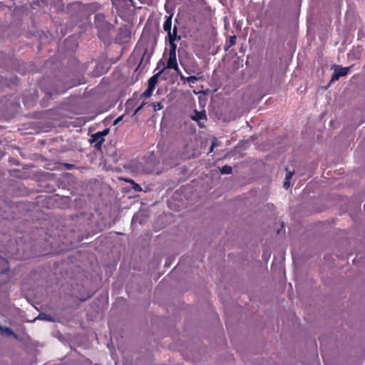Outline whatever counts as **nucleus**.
Returning <instances> with one entry per match:
<instances>
[{
  "label": "nucleus",
  "instance_id": "obj_1",
  "mask_svg": "<svg viewBox=\"0 0 365 365\" xmlns=\"http://www.w3.org/2000/svg\"><path fill=\"white\" fill-rule=\"evenodd\" d=\"M94 24L98 29V35L100 38L106 35L108 31L113 27L111 24L106 20V17L102 13H98L95 15Z\"/></svg>",
  "mask_w": 365,
  "mask_h": 365
},
{
  "label": "nucleus",
  "instance_id": "obj_2",
  "mask_svg": "<svg viewBox=\"0 0 365 365\" xmlns=\"http://www.w3.org/2000/svg\"><path fill=\"white\" fill-rule=\"evenodd\" d=\"M177 39H171L168 40L169 42V57L167 61L166 66L164 68L173 69L175 71L178 70V65L177 62V56H176V50L177 45L175 41Z\"/></svg>",
  "mask_w": 365,
  "mask_h": 365
},
{
  "label": "nucleus",
  "instance_id": "obj_3",
  "mask_svg": "<svg viewBox=\"0 0 365 365\" xmlns=\"http://www.w3.org/2000/svg\"><path fill=\"white\" fill-rule=\"evenodd\" d=\"M172 15L166 16V19L163 24V29L168 33V40L173 38V39L180 40L181 37L178 36V27L175 25L172 29Z\"/></svg>",
  "mask_w": 365,
  "mask_h": 365
},
{
  "label": "nucleus",
  "instance_id": "obj_4",
  "mask_svg": "<svg viewBox=\"0 0 365 365\" xmlns=\"http://www.w3.org/2000/svg\"><path fill=\"white\" fill-rule=\"evenodd\" d=\"M352 66L342 67L341 66H334V73L331 76V82L338 81L339 78L346 76Z\"/></svg>",
  "mask_w": 365,
  "mask_h": 365
},
{
  "label": "nucleus",
  "instance_id": "obj_5",
  "mask_svg": "<svg viewBox=\"0 0 365 365\" xmlns=\"http://www.w3.org/2000/svg\"><path fill=\"white\" fill-rule=\"evenodd\" d=\"M190 118L197 122V125L200 128H202L205 127L204 123H202L201 120H207V115L206 111L202 110L201 111H198L197 110H194L193 114L190 115Z\"/></svg>",
  "mask_w": 365,
  "mask_h": 365
},
{
  "label": "nucleus",
  "instance_id": "obj_6",
  "mask_svg": "<svg viewBox=\"0 0 365 365\" xmlns=\"http://www.w3.org/2000/svg\"><path fill=\"white\" fill-rule=\"evenodd\" d=\"M153 52V49L149 53L148 51V47H143L142 48L140 47H138L135 50V53H138L139 54L142 53L140 65L143 64L145 61V65H146L149 61L150 56H152Z\"/></svg>",
  "mask_w": 365,
  "mask_h": 365
},
{
  "label": "nucleus",
  "instance_id": "obj_7",
  "mask_svg": "<svg viewBox=\"0 0 365 365\" xmlns=\"http://www.w3.org/2000/svg\"><path fill=\"white\" fill-rule=\"evenodd\" d=\"M90 141L91 144H93L96 149L101 150L105 139L104 138H102L100 134L96 133L91 136Z\"/></svg>",
  "mask_w": 365,
  "mask_h": 365
},
{
  "label": "nucleus",
  "instance_id": "obj_8",
  "mask_svg": "<svg viewBox=\"0 0 365 365\" xmlns=\"http://www.w3.org/2000/svg\"><path fill=\"white\" fill-rule=\"evenodd\" d=\"M165 68H163L160 71L157 73L156 74L153 75L152 77H150L148 81V87L152 89H155V87L158 83V78L161 75V73L163 72Z\"/></svg>",
  "mask_w": 365,
  "mask_h": 365
},
{
  "label": "nucleus",
  "instance_id": "obj_9",
  "mask_svg": "<svg viewBox=\"0 0 365 365\" xmlns=\"http://www.w3.org/2000/svg\"><path fill=\"white\" fill-rule=\"evenodd\" d=\"M236 36H230L225 41L224 48L225 51H228L232 46L236 43Z\"/></svg>",
  "mask_w": 365,
  "mask_h": 365
},
{
  "label": "nucleus",
  "instance_id": "obj_10",
  "mask_svg": "<svg viewBox=\"0 0 365 365\" xmlns=\"http://www.w3.org/2000/svg\"><path fill=\"white\" fill-rule=\"evenodd\" d=\"M125 181H126L127 182H129V183H130V184H131V185H132V188H133L135 191H136V192H140V191H141V190H142V188H141L140 185L139 184L136 183L133 180H132V179H129V180H125Z\"/></svg>",
  "mask_w": 365,
  "mask_h": 365
},
{
  "label": "nucleus",
  "instance_id": "obj_11",
  "mask_svg": "<svg viewBox=\"0 0 365 365\" xmlns=\"http://www.w3.org/2000/svg\"><path fill=\"white\" fill-rule=\"evenodd\" d=\"M232 168L231 166L225 165L221 168L220 172L222 174L225 175L232 173Z\"/></svg>",
  "mask_w": 365,
  "mask_h": 365
},
{
  "label": "nucleus",
  "instance_id": "obj_12",
  "mask_svg": "<svg viewBox=\"0 0 365 365\" xmlns=\"http://www.w3.org/2000/svg\"><path fill=\"white\" fill-rule=\"evenodd\" d=\"M153 92V89L148 87L147 89L140 95V97L145 98H149L152 96Z\"/></svg>",
  "mask_w": 365,
  "mask_h": 365
},
{
  "label": "nucleus",
  "instance_id": "obj_13",
  "mask_svg": "<svg viewBox=\"0 0 365 365\" xmlns=\"http://www.w3.org/2000/svg\"><path fill=\"white\" fill-rule=\"evenodd\" d=\"M200 78L197 77L196 76H190L186 78V81L189 83H195Z\"/></svg>",
  "mask_w": 365,
  "mask_h": 365
},
{
  "label": "nucleus",
  "instance_id": "obj_14",
  "mask_svg": "<svg viewBox=\"0 0 365 365\" xmlns=\"http://www.w3.org/2000/svg\"><path fill=\"white\" fill-rule=\"evenodd\" d=\"M2 331L6 333L7 335L9 336H16V334L13 331V330L9 328V327H6L4 328V329H2Z\"/></svg>",
  "mask_w": 365,
  "mask_h": 365
},
{
  "label": "nucleus",
  "instance_id": "obj_15",
  "mask_svg": "<svg viewBox=\"0 0 365 365\" xmlns=\"http://www.w3.org/2000/svg\"><path fill=\"white\" fill-rule=\"evenodd\" d=\"M155 110H160L163 108V105L161 102H158L157 103L153 104Z\"/></svg>",
  "mask_w": 365,
  "mask_h": 365
},
{
  "label": "nucleus",
  "instance_id": "obj_16",
  "mask_svg": "<svg viewBox=\"0 0 365 365\" xmlns=\"http://www.w3.org/2000/svg\"><path fill=\"white\" fill-rule=\"evenodd\" d=\"M175 72H176V73H177V74L180 76V80H181L182 81H183L184 83L187 82V81H186V78H187V77L184 76L182 74V73H181V71H180V68H178V70L175 71Z\"/></svg>",
  "mask_w": 365,
  "mask_h": 365
},
{
  "label": "nucleus",
  "instance_id": "obj_17",
  "mask_svg": "<svg viewBox=\"0 0 365 365\" xmlns=\"http://www.w3.org/2000/svg\"><path fill=\"white\" fill-rule=\"evenodd\" d=\"M289 186H290V180L285 178L284 183H283V187L285 189H288L289 187Z\"/></svg>",
  "mask_w": 365,
  "mask_h": 365
},
{
  "label": "nucleus",
  "instance_id": "obj_18",
  "mask_svg": "<svg viewBox=\"0 0 365 365\" xmlns=\"http://www.w3.org/2000/svg\"><path fill=\"white\" fill-rule=\"evenodd\" d=\"M108 132H109V130L108 129H105L103 131H99V132H97L98 134H100L101 135L102 138H104V136H106V135L108 134Z\"/></svg>",
  "mask_w": 365,
  "mask_h": 365
},
{
  "label": "nucleus",
  "instance_id": "obj_19",
  "mask_svg": "<svg viewBox=\"0 0 365 365\" xmlns=\"http://www.w3.org/2000/svg\"><path fill=\"white\" fill-rule=\"evenodd\" d=\"M294 171H287V174H286V178L287 179H289V180H291V178H292L293 175H294Z\"/></svg>",
  "mask_w": 365,
  "mask_h": 365
},
{
  "label": "nucleus",
  "instance_id": "obj_20",
  "mask_svg": "<svg viewBox=\"0 0 365 365\" xmlns=\"http://www.w3.org/2000/svg\"><path fill=\"white\" fill-rule=\"evenodd\" d=\"M145 103L143 102L135 110L134 114L138 113L145 106Z\"/></svg>",
  "mask_w": 365,
  "mask_h": 365
},
{
  "label": "nucleus",
  "instance_id": "obj_21",
  "mask_svg": "<svg viewBox=\"0 0 365 365\" xmlns=\"http://www.w3.org/2000/svg\"><path fill=\"white\" fill-rule=\"evenodd\" d=\"M184 70L187 73V74H191L192 73H195V71H193L192 69L190 68H187V67H184Z\"/></svg>",
  "mask_w": 365,
  "mask_h": 365
},
{
  "label": "nucleus",
  "instance_id": "obj_22",
  "mask_svg": "<svg viewBox=\"0 0 365 365\" xmlns=\"http://www.w3.org/2000/svg\"><path fill=\"white\" fill-rule=\"evenodd\" d=\"M123 119V115L117 118L115 120H114V123H113V125H117L120 121H121V120Z\"/></svg>",
  "mask_w": 365,
  "mask_h": 365
},
{
  "label": "nucleus",
  "instance_id": "obj_23",
  "mask_svg": "<svg viewBox=\"0 0 365 365\" xmlns=\"http://www.w3.org/2000/svg\"><path fill=\"white\" fill-rule=\"evenodd\" d=\"M215 146H216L215 142H212V145H211L210 149V152H212V150H213V149H214V148Z\"/></svg>",
  "mask_w": 365,
  "mask_h": 365
},
{
  "label": "nucleus",
  "instance_id": "obj_24",
  "mask_svg": "<svg viewBox=\"0 0 365 365\" xmlns=\"http://www.w3.org/2000/svg\"><path fill=\"white\" fill-rule=\"evenodd\" d=\"M66 167L68 168H71L73 167V165L67 163V164H66Z\"/></svg>",
  "mask_w": 365,
  "mask_h": 365
},
{
  "label": "nucleus",
  "instance_id": "obj_25",
  "mask_svg": "<svg viewBox=\"0 0 365 365\" xmlns=\"http://www.w3.org/2000/svg\"><path fill=\"white\" fill-rule=\"evenodd\" d=\"M46 319L48 320V321H53L51 317H47Z\"/></svg>",
  "mask_w": 365,
  "mask_h": 365
},
{
  "label": "nucleus",
  "instance_id": "obj_26",
  "mask_svg": "<svg viewBox=\"0 0 365 365\" xmlns=\"http://www.w3.org/2000/svg\"><path fill=\"white\" fill-rule=\"evenodd\" d=\"M131 103V100H128L126 103L127 105H129Z\"/></svg>",
  "mask_w": 365,
  "mask_h": 365
},
{
  "label": "nucleus",
  "instance_id": "obj_27",
  "mask_svg": "<svg viewBox=\"0 0 365 365\" xmlns=\"http://www.w3.org/2000/svg\"><path fill=\"white\" fill-rule=\"evenodd\" d=\"M87 298L81 299V301H85Z\"/></svg>",
  "mask_w": 365,
  "mask_h": 365
}]
</instances>
